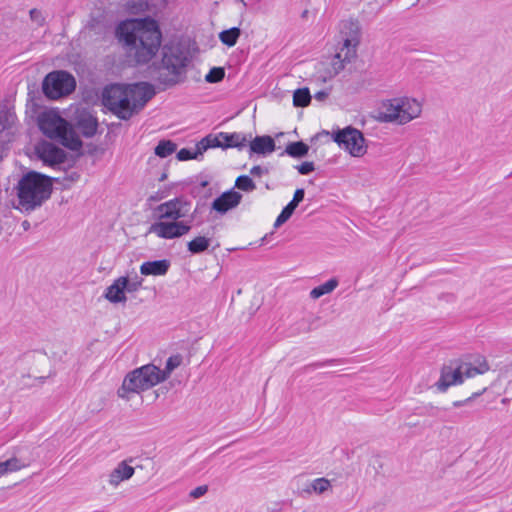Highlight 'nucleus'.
Returning <instances> with one entry per match:
<instances>
[{"instance_id": "obj_30", "label": "nucleus", "mask_w": 512, "mask_h": 512, "mask_svg": "<svg viewBox=\"0 0 512 512\" xmlns=\"http://www.w3.org/2000/svg\"><path fill=\"white\" fill-rule=\"evenodd\" d=\"M16 120V114L6 105L0 106V131L10 129Z\"/></svg>"}, {"instance_id": "obj_15", "label": "nucleus", "mask_w": 512, "mask_h": 512, "mask_svg": "<svg viewBox=\"0 0 512 512\" xmlns=\"http://www.w3.org/2000/svg\"><path fill=\"white\" fill-rule=\"evenodd\" d=\"M54 140L71 151H80L83 146V142L75 131V127L69 121L66 122L61 132H59V137H56Z\"/></svg>"}, {"instance_id": "obj_1", "label": "nucleus", "mask_w": 512, "mask_h": 512, "mask_svg": "<svg viewBox=\"0 0 512 512\" xmlns=\"http://www.w3.org/2000/svg\"><path fill=\"white\" fill-rule=\"evenodd\" d=\"M115 37L132 66L149 63L158 53L162 42L159 23L150 16L120 21L115 27Z\"/></svg>"}, {"instance_id": "obj_43", "label": "nucleus", "mask_w": 512, "mask_h": 512, "mask_svg": "<svg viewBox=\"0 0 512 512\" xmlns=\"http://www.w3.org/2000/svg\"><path fill=\"white\" fill-rule=\"evenodd\" d=\"M296 169L299 174L308 175L315 170V165L313 162L305 161L302 162L300 165H297Z\"/></svg>"}, {"instance_id": "obj_38", "label": "nucleus", "mask_w": 512, "mask_h": 512, "mask_svg": "<svg viewBox=\"0 0 512 512\" xmlns=\"http://www.w3.org/2000/svg\"><path fill=\"white\" fill-rule=\"evenodd\" d=\"M319 320H320L319 317L312 318L311 320H305V319L300 320L299 322L296 323V325L298 326L297 332L298 333H308L314 329H317L319 327V324H318Z\"/></svg>"}, {"instance_id": "obj_35", "label": "nucleus", "mask_w": 512, "mask_h": 512, "mask_svg": "<svg viewBox=\"0 0 512 512\" xmlns=\"http://www.w3.org/2000/svg\"><path fill=\"white\" fill-rule=\"evenodd\" d=\"M202 154L203 152L200 149L199 143L197 142L195 148L180 149L176 154V158L179 161H188L192 159H198V157L201 156Z\"/></svg>"}, {"instance_id": "obj_36", "label": "nucleus", "mask_w": 512, "mask_h": 512, "mask_svg": "<svg viewBox=\"0 0 512 512\" xmlns=\"http://www.w3.org/2000/svg\"><path fill=\"white\" fill-rule=\"evenodd\" d=\"M234 187L244 192H252L256 189V184L250 176L243 174L236 178Z\"/></svg>"}, {"instance_id": "obj_49", "label": "nucleus", "mask_w": 512, "mask_h": 512, "mask_svg": "<svg viewBox=\"0 0 512 512\" xmlns=\"http://www.w3.org/2000/svg\"><path fill=\"white\" fill-rule=\"evenodd\" d=\"M304 196H305V190L303 188H297L295 190L293 198L290 202L298 207L299 203L303 201Z\"/></svg>"}, {"instance_id": "obj_8", "label": "nucleus", "mask_w": 512, "mask_h": 512, "mask_svg": "<svg viewBox=\"0 0 512 512\" xmlns=\"http://www.w3.org/2000/svg\"><path fill=\"white\" fill-rule=\"evenodd\" d=\"M76 88L74 76L65 70L48 73L42 82V92L50 100H57L71 94Z\"/></svg>"}, {"instance_id": "obj_13", "label": "nucleus", "mask_w": 512, "mask_h": 512, "mask_svg": "<svg viewBox=\"0 0 512 512\" xmlns=\"http://www.w3.org/2000/svg\"><path fill=\"white\" fill-rule=\"evenodd\" d=\"M242 194L231 188L221 193L211 203V210L215 211L219 215H224L228 211L236 208L242 200Z\"/></svg>"}, {"instance_id": "obj_52", "label": "nucleus", "mask_w": 512, "mask_h": 512, "mask_svg": "<svg viewBox=\"0 0 512 512\" xmlns=\"http://www.w3.org/2000/svg\"><path fill=\"white\" fill-rule=\"evenodd\" d=\"M330 91H331V88L327 89V90H320L318 92H316L314 94V98L317 100V101H324L327 99V97L329 96L330 94Z\"/></svg>"}, {"instance_id": "obj_29", "label": "nucleus", "mask_w": 512, "mask_h": 512, "mask_svg": "<svg viewBox=\"0 0 512 512\" xmlns=\"http://www.w3.org/2000/svg\"><path fill=\"white\" fill-rule=\"evenodd\" d=\"M338 286V280L336 278H331L325 283L314 287L310 291V297L312 299H318L326 294L331 293Z\"/></svg>"}, {"instance_id": "obj_41", "label": "nucleus", "mask_w": 512, "mask_h": 512, "mask_svg": "<svg viewBox=\"0 0 512 512\" xmlns=\"http://www.w3.org/2000/svg\"><path fill=\"white\" fill-rule=\"evenodd\" d=\"M192 221L190 218L189 220H177V228H178V238L188 234L190 230L192 229Z\"/></svg>"}, {"instance_id": "obj_50", "label": "nucleus", "mask_w": 512, "mask_h": 512, "mask_svg": "<svg viewBox=\"0 0 512 512\" xmlns=\"http://www.w3.org/2000/svg\"><path fill=\"white\" fill-rule=\"evenodd\" d=\"M168 190H159L149 197V201L157 202L168 196Z\"/></svg>"}, {"instance_id": "obj_28", "label": "nucleus", "mask_w": 512, "mask_h": 512, "mask_svg": "<svg viewBox=\"0 0 512 512\" xmlns=\"http://www.w3.org/2000/svg\"><path fill=\"white\" fill-rule=\"evenodd\" d=\"M210 178L206 177L205 179H201L197 184H195L190 189V195L193 198L202 197L207 199L212 196V189L209 188Z\"/></svg>"}, {"instance_id": "obj_58", "label": "nucleus", "mask_w": 512, "mask_h": 512, "mask_svg": "<svg viewBox=\"0 0 512 512\" xmlns=\"http://www.w3.org/2000/svg\"><path fill=\"white\" fill-rule=\"evenodd\" d=\"M167 179V172H163L159 177V181L162 182Z\"/></svg>"}, {"instance_id": "obj_24", "label": "nucleus", "mask_w": 512, "mask_h": 512, "mask_svg": "<svg viewBox=\"0 0 512 512\" xmlns=\"http://www.w3.org/2000/svg\"><path fill=\"white\" fill-rule=\"evenodd\" d=\"M308 152L309 146L305 142L300 140L295 142H289L286 145L285 150L280 153V156L288 155L292 158L300 159L307 156Z\"/></svg>"}, {"instance_id": "obj_59", "label": "nucleus", "mask_w": 512, "mask_h": 512, "mask_svg": "<svg viewBox=\"0 0 512 512\" xmlns=\"http://www.w3.org/2000/svg\"><path fill=\"white\" fill-rule=\"evenodd\" d=\"M265 241H267V235H265L262 239H261V242L264 243Z\"/></svg>"}, {"instance_id": "obj_55", "label": "nucleus", "mask_w": 512, "mask_h": 512, "mask_svg": "<svg viewBox=\"0 0 512 512\" xmlns=\"http://www.w3.org/2000/svg\"><path fill=\"white\" fill-rule=\"evenodd\" d=\"M31 94H32V93H31V92H29V93H28V96L30 97V98H29V101L32 103L33 108H38V107H40V106H39V104L34 100V98H33V97H31Z\"/></svg>"}, {"instance_id": "obj_27", "label": "nucleus", "mask_w": 512, "mask_h": 512, "mask_svg": "<svg viewBox=\"0 0 512 512\" xmlns=\"http://www.w3.org/2000/svg\"><path fill=\"white\" fill-rule=\"evenodd\" d=\"M240 36L241 29L239 27H231L219 33V40L222 44L228 47H233L236 45Z\"/></svg>"}, {"instance_id": "obj_21", "label": "nucleus", "mask_w": 512, "mask_h": 512, "mask_svg": "<svg viewBox=\"0 0 512 512\" xmlns=\"http://www.w3.org/2000/svg\"><path fill=\"white\" fill-rule=\"evenodd\" d=\"M219 137H221L223 140V149L237 148L238 150H241L249 142L251 134L246 136L245 134L239 132H219Z\"/></svg>"}, {"instance_id": "obj_45", "label": "nucleus", "mask_w": 512, "mask_h": 512, "mask_svg": "<svg viewBox=\"0 0 512 512\" xmlns=\"http://www.w3.org/2000/svg\"><path fill=\"white\" fill-rule=\"evenodd\" d=\"M30 19L36 22L39 26H43L45 22V18L42 15V12L36 8H32L29 11Z\"/></svg>"}, {"instance_id": "obj_42", "label": "nucleus", "mask_w": 512, "mask_h": 512, "mask_svg": "<svg viewBox=\"0 0 512 512\" xmlns=\"http://www.w3.org/2000/svg\"><path fill=\"white\" fill-rule=\"evenodd\" d=\"M4 463H5L4 466L7 468V473L20 470L22 467H24V465L21 464L20 460L17 459L16 457H12V458L4 461Z\"/></svg>"}, {"instance_id": "obj_44", "label": "nucleus", "mask_w": 512, "mask_h": 512, "mask_svg": "<svg viewBox=\"0 0 512 512\" xmlns=\"http://www.w3.org/2000/svg\"><path fill=\"white\" fill-rule=\"evenodd\" d=\"M341 362L342 361L339 359H327L325 361L313 362V363L307 365L306 369H309V368L318 369V368H322V367L329 366V365H334V364L341 363Z\"/></svg>"}, {"instance_id": "obj_11", "label": "nucleus", "mask_w": 512, "mask_h": 512, "mask_svg": "<svg viewBox=\"0 0 512 512\" xmlns=\"http://www.w3.org/2000/svg\"><path fill=\"white\" fill-rule=\"evenodd\" d=\"M66 122L67 120L54 110L40 113L37 119L39 130L52 140L59 137V132H61Z\"/></svg>"}, {"instance_id": "obj_22", "label": "nucleus", "mask_w": 512, "mask_h": 512, "mask_svg": "<svg viewBox=\"0 0 512 512\" xmlns=\"http://www.w3.org/2000/svg\"><path fill=\"white\" fill-rule=\"evenodd\" d=\"M134 468L125 461L120 462L109 475V483L117 486L121 481L130 479L134 474Z\"/></svg>"}, {"instance_id": "obj_54", "label": "nucleus", "mask_w": 512, "mask_h": 512, "mask_svg": "<svg viewBox=\"0 0 512 512\" xmlns=\"http://www.w3.org/2000/svg\"><path fill=\"white\" fill-rule=\"evenodd\" d=\"M4 465V461L0 462V477L7 473V468Z\"/></svg>"}, {"instance_id": "obj_14", "label": "nucleus", "mask_w": 512, "mask_h": 512, "mask_svg": "<svg viewBox=\"0 0 512 512\" xmlns=\"http://www.w3.org/2000/svg\"><path fill=\"white\" fill-rule=\"evenodd\" d=\"M383 111L379 112L378 120L383 123L396 122L404 124L402 119L403 102L401 98H394L383 103Z\"/></svg>"}, {"instance_id": "obj_23", "label": "nucleus", "mask_w": 512, "mask_h": 512, "mask_svg": "<svg viewBox=\"0 0 512 512\" xmlns=\"http://www.w3.org/2000/svg\"><path fill=\"white\" fill-rule=\"evenodd\" d=\"M401 100L403 102L401 121H403L404 124H406L419 116V114L421 113V105L415 99L401 98Z\"/></svg>"}, {"instance_id": "obj_33", "label": "nucleus", "mask_w": 512, "mask_h": 512, "mask_svg": "<svg viewBox=\"0 0 512 512\" xmlns=\"http://www.w3.org/2000/svg\"><path fill=\"white\" fill-rule=\"evenodd\" d=\"M331 486L330 481L326 478H317L309 483L304 489L303 492L311 494L312 492H316L318 494L324 493Z\"/></svg>"}, {"instance_id": "obj_3", "label": "nucleus", "mask_w": 512, "mask_h": 512, "mask_svg": "<svg viewBox=\"0 0 512 512\" xmlns=\"http://www.w3.org/2000/svg\"><path fill=\"white\" fill-rule=\"evenodd\" d=\"M161 60L153 62L154 80L163 90L182 84L187 80V67L191 62L189 52L180 42H169L162 47Z\"/></svg>"}, {"instance_id": "obj_60", "label": "nucleus", "mask_w": 512, "mask_h": 512, "mask_svg": "<svg viewBox=\"0 0 512 512\" xmlns=\"http://www.w3.org/2000/svg\"><path fill=\"white\" fill-rule=\"evenodd\" d=\"M307 14H308V11H307V10L303 11V13H302V17H306V15H307Z\"/></svg>"}, {"instance_id": "obj_32", "label": "nucleus", "mask_w": 512, "mask_h": 512, "mask_svg": "<svg viewBox=\"0 0 512 512\" xmlns=\"http://www.w3.org/2000/svg\"><path fill=\"white\" fill-rule=\"evenodd\" d=\"M177 149L176 143L172 140H160L156 147L154 148V153L156 156L160 158H166L169 155L173 154Z\"/></svg>"}, {"instance_id": "obj_57", "label": "nucleus", "mask_w": 512, "mask_h": 512, "mask_svg": "<svg viewBox=\"0 0 512 512\" xmlns=\"http://www.w3.org/2000/svg\"><path fill=\"white\" fill-rule=\"evenodd\" d=\"M22 227H23V229H24L25 231H27V230L30 228V223H29V221L24 220V221L22 222Z\"/></svg>"}, {"instance_id": "obj_31", "label": "nucleus", "mask_w": 512, "mask_h": 512, "mask_svg": "<svg viewBox=\"0 0 512 512\" xmlns=\"http://www.w3.org/2000/svg\"><path fill=\"white\" fill-rule=\"evenodd\" d=\"M312 100L310 90L307 87L298 88L293 93V105L295 107H307Z\"/></svg>"}, {"instance_id": "obj_53", "label": "nucleus", "mask_w": 512, "mask_h": 512, "mask_svg": "<svg viewBox=\"0 0 512 512\" xmlns=\"http://www.w3.org/2000/svg\"><path fill=\"white\" fill-rule=\"evenodd\" d=\"M143 281V278L138 276L136 273L132 278H130V282L138 283L139 287H142Z\"/></svg>"}, {"instance_id": "obj_9", "label": "nucleus", "mask_w": 512, "mask_h": 512, "mask_svg": "<svg viewBox=\"0 0 512 512\" xmlns=\"http://www.w3.org/2000/svg\"><path fill=\"white\" fill-rule=\"evenodd\" d=\"M322 134L329 135L330 132L323 130ZM331 137L340 148L348 151L353 157H361L367 152L363 133L351 125L333 130Z\"/></svg>"}, {"instance_id": "obj_10", "label": "nucleus", "mask_w": 512, "mask_h": 512, "mask_svg": "<svg viewBox=\"0 0 512 512\" xmlns=\"http://www.w3.org/2000/svg\"><path fill=\"white\" fill-rule=\"evenodd\" d=\"M192 203L185 196H178L154 208L157 219L178 220L188 216Z\"/></svg>"}, {"instance_id": "obj_17", "label": "nucleus", "mask_w": 512, "mask_h": 512, "mask_svg": "<svg viewBox=\"0 0 512 512\" xmlns=\"http://www.w3.org/2000/svg\"><path fill=\"white\" fill-rule=\"evenodd\" d=\"M148 233H154L162 239L178 238L177 220L163 221L159 220L151 224Z\"/></svg>"}, {"instance_id": "obj_5", "label": "nucleus", "mask_w": 512, "mask_h": 512, "mask_svg": "<svg viewBox=\"0 0 512 512\" xmlns=\"http://www.w3.org/2000/svg\"><path fill=\"white\" fill-rule=\"evenodd\" d=\"M54 180L36 171H29L23 175L17 185V196L22 208L29 212L40 207L50 198Z\"/></svg>"}, {"instance_id": "obj_47", "label": "nucleus", "mask_w": 512, "mask_h": 512, "mask_svg": "<svg viewBox=\"0 0 512 512\" xmlns=\"http://www.w3.org/2000/svg\"><path fill=\"white\" fill-rule=\"evenodd\" d=\"M207 491H208V486L201 485V486H198V487L194 488L193 490H191L189 493V496L194 499H198V498L204 496L207 493Z\"/></svg>"}, {"instance_id": "obj_6", "label": "nucleus", "mask_w": 512, "mask_h": 512, "mask_svg": "<svg viewBox=\"0 0 512 512\" xmlns=\"http://www.w3.org/2000/svg\"><path fill=\"white\" fill-rule=\"evenodd\" d=\"M489 370V366L485 360L478 366L471 363L462 362L461 360H450L448 364H444L441 368L440 378L435 383L438 391L445 392L450 386L462 384L464 378H471L478 374H483Z\"/></svg>"}, {"instance_id": "obj_2", "label": "nucleus", "mask_w": 512, "mask_h": 512, "mask_svg": "<svg viewBox=\"0 0 512 512\" xmlns=\"http://www.w3.org/2000/svg\"><path fill=\"white\" fill-rule=\"evenodd\" d=\"M156 94L149 82L113 83L102 92V104L120 120L127 121L138 114Z\"/></svg>"}, {"instance_id": "obj_16", "label": "nucleus", "mask_w": 512, "mask_h": 512, "mask_svg": "<svg viewBox=\"0 0 512 512\" xmlns=\"http://www.w3.org/2000/svg\"><path fill=\"white\" fill-rule=\"evenodd\" d=\"M75 128H77L83 137H93L98 128V120L88 111H82L77 117L75 122Z\"/></svg>"}, {"instance_id": "obj_48", "label": "nucleus", "mask_w": 512, "mask_h": 512, "mask_svg": "<svg viewBox=\"0 0 512 512\" xmlns=\"http://www.w3.org/2000/svg\"><path fill=\"white\" fill-rule=\"evenodd\" d=\"M125 283H124V293H133L138 291L141 287L138 286V283L130 282V278L128 276H123Z\"/></svg>"}, {"instance_id": "obj_7", "label": "nucleus", "mask_w": 512, "mask_h": 512, "mask_svg": "<svg viewBox=\"0 0 512 512\" xmlns=\"http://www.w3.org/2000/svg\"><path fill=\"white\" fill-rule=\"evenodd\" d=\"M343 35V47L336 53L332 66L334 74L344 69L345 63H350L357 57V46L360 44L361 30L357 20L350 19L343 22L341 30Z\"/></svg>"}, {"instance_id": "obj_51", "label": "nucleus", "mask_w": 512, "mask_h": 512, "mask_svg": "<svg viewBox=\"0 0 512 512\" xmlns=\"http://www.w3.org/2000/svg\"><path fill=\"white\" fill-rule=\"evenodd\" d=\"M250 173L253 176H261L262 174H268L269 170L267 168L261 167L260 165H256L251 168Z\"/></svg>"}, {"instance_id": "obj_20", "label": "nucleus", "mask_w": 512, "mask_h": 512, "mask_svg": "<svg viewBox=\"0 0 512 512\" xmlns=\"http://www.w3.org/2000/svg\"><path fill=\"white\" fill-rule=\"evenodd\" d=\"M124 277H119L113 281L105 290L104 297L111 303H124L127 297L124 293Z\"/></svg>"}, {"instance_id": "obj_12", "label": "nucleus", "mask_w": 512, "mask_h": 512, "mask_svg": "<svg viewBox=\"0 0 512 512\" xmlns=\"http://www.w3.org/2000/svg\"><path fill=\"white\" fill-rule=\"evenodd\" d=\"M35 153L44 164L50 167L63 164L67 160V153L62 148L45 140L36 145Z\"/></svg>"}, {"instance_id": "obj_4", "label": "nucleus", "mask_w": 512, "mask_h": 512, "mask_svg": "<svg viewBox=\"0 0 512 512\" xmlns=\"http://www.w3.org/2000/svg\"><path fill=\"white\" fill-rule=\"evenodd\" d=\"M181 354L170 356L165 368L161 370L154 364H146L127 373L122 385L117 390V396L129 400L130 394H139L165 381L171 373L182 364Z\"/></svg>"}, {"instance_id": "obj_56", "label": "nucleus", "mask_w": 512, "mask_h": 512, "mask_svg": "<svg viewBox=\"0 0 512 512\" xmlns=\"http://www.w3.org/2000/svg\"><path fill=\"white\" fill-rule=\"evenodd\" d=\"M197 206H199V204H197ZM198 212H199V209H198V207H196V208L194 209V211L189 215V218H190L191 220H193V219L195 218V216H196V214H197Z\"/></svg>"}, {"instance_id": "obj_25", "label": "nucleus", "mask_w": 512, "mask_h": 512, "mask_svg": "<svg viewBox=\"0 0 512 512\" xmlns=\"http://www.w3.org/2000/svg\"><path fill=\"white\" fill-rule=\"evenodd\" d=\"M149 0H127L123 5L126 13L130 15H140L151 10Z\"/></svg>"}, {"instance_id": "obj_18", "label": "nucleus", "mask_w": 512, "mask_h": 512, "mask_svg": "<svg viewBox=\"0 0 512 512\" xmlns=\"http://www.w3.org/2000/svg\"><path fill=\"white\" fill-rule=\"evenodd\" d=\"M170 266L169 259L145 261L140 266V273L143 276H164L169 271Z\"/></svg>"}, {"instance_id": "obj_37", "label": "nucleus", "mask_w": 512, "mask_h": 512, "mask_svg": "<svg viewBox=\"0 0 512 512\" xmlns=\"http://www.w3.org/2000/svg\"><path fill=\"white\" fill-rule=\"evenodd\" d=\"M296 208H297V206H295L291 202H289L285 207H283L282 211L276 218L274 227L278 228L281 225H283L285 222H287L290 219V217L293 215Z\"/></svg>"}, {"instance_id": "obj_46", "label": "nucleus", "mask_w": 512, "mask_h": 512, "mask_svg": "<svg viewBox=\"0 0 512 512\" xmlns=\"http://www.w3.org/2000/svg\"><path fill=\"white\" fill-rule=\"evenodd\" d=\"M485 390H486V388H484L482 391L474 392V393L471 394V396H469L468 398H466L464 400L454 401L453 402V407H455V408L462 407L463 405L471 402L473 399H475L478 396H480Z\"/></svg>"}, {"instance_id": "obj_39", "label": "nucleus", "mask_w": 512, "mask_h": 512, "mask_svg": "<svg viewBox=\"0 0 512 512\" xmlns=\"http://www.w3.org/2000/svg\"><path fill=\"white\" fill-rule=\"evenodd\" d=\"M225 77V69L223 67H212L209 72L205 75V81L207 83H218Z\"/></svg>"}, {"instance_id": "obj_26", "label": "nucleus", "mask_w": 512, "mask_h": 512, "mask_svg": "<svg viewBox=\"0 0 512 512\" xmlns=\"http://www.w3.org/2000/svg\"><path fill=\"white\" fill-rule=\"evenodd\" d=\"M210 244V238L197 236L187 243V250L193 255L201 254L209 248Z\"/></svg>"}, {"instance_id": "obj_40", "label": "nucleus", "mask_w": 512, "mask_h": 512, "mask_svg": "<svg viewBox=\"0 0 512 512\" xmlns=\"http://www.w3.org/2000/svg\"><path fill=\"white\" fill-rule=\"evenodd\" d=\"M440 413V408L434 407L432 405H424L415 408L414 414L418 416H430V417H438Z\"/></svg>"}, {"instance_id": "obj_34", "label": "nucleus", "mask_w": 512, "mask_h": 512, "mask_svg": "<svg viewBox=\"0 0 512 512\" xmlns=\"http://www.w3.org/2000/svg\"><path fill=\"white\" fill-rule=\"evenodd\" d=\"M200 149L204 153L209 148H222L223 149V140L219 137V133L215 136L209 134L202 138L199 142Z\"/></svg>"}, {"instance_id": "obj_19", "label": "nucleus", "mask_w": 512, "mask_h": 512, "mask_svg": "<svg viewBox=\"0 0 512 512\" xmlns=\"http://www.w3.org/2000/svg\"><path fill=\"white\" fill-rule=\"evenodd\" d=\"M276 150V143L269 135L256 136L252 141L249 140V151L252 154L266 155Z\"/></svg>"}]
</instances>
